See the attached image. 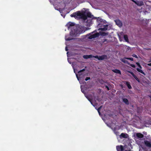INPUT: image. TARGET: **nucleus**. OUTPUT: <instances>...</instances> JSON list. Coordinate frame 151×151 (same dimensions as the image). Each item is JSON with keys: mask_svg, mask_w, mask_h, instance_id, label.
Here are the masks:
<instances>
[{"mask_svg": "<svg viewBox=\"0 0 151 151\" xmlns=\"http://www.w3.org/2000/svg\"><path fill=\"white\" fill-rule=\"evenodd\" d=\"M105 87H106V88H107V90H108V91H109V87H108V86H105Z\"/></svg>", "mask_w": 151, "mask_h": 151, "instance_id": "nucleus-32", "label": "nucleus"}, {"mask_svg": "<svg viewBox=\"0 0 151 151\" xmlns=\"http://www.w3.org/2000/svg\"><path fill=\"white\" fill-rule=\"evenodd\" d=\"M124 59H122V62H124V63H125V61H124V60H123Z\"/></svg>", "mask_w": 151, "mask_h": 151, "instance_id": "nucleus-43", "label": "nucleus"}, {"mask_svg": "<svg viewBox=\"0 0 151 151\" xmlns=\"http://www.w3.org/2000/svg\"><path fill=\"white\" fill-rule=\"evenodd\" d=\"M88 100H89V101L91 103V104L93 106H95L94 105H93V103H92V102L91 101V100H90L89 99H88Z\"/></svg>", "mask_w": 151, "mask_h": 151, "instance_id": "nucleus-33", "label": "nucleus"}, {"mask_svg": "<svg viewBox=\"0 0 151 151\" xmlns=\"http://www.w3.org/2000/svg\"><path fill=\"white\" fill-rule=\"evenodd\" d=\"M112 71L115 73H118L119 74H121V71L118 69H115L113 70Z\"/></svg>", "mask_w": 151, "mask_h": 151, "instance_id": "nucleus-15", "label": "nucleus"}, {"mask_svg": "<svg viewBox=\"0 0 151 151\" xmlns=\"http://www.w3.org/2000/svg\"><path fill=\"white\" fill-rule=\"evenodd\" d=\"M81 91H82V92L83 93H84V91H82V90H81Z\"/></svg>", "mask_w": 151, "mask_h": 151, "instance_id": "nucleus-47", "label": "nucleus"}, {"mask_svg": "<svg viewBox=\"0 0 151 151\" xmlns=\"http://www.w3.org/2000/svg\"><path fill=\"white\" fill-rule=\"evenodd\" d=\"M94 19H95L87 18L86 19V24L87 26H90L93 24V20Z\"/></svg>", "mask_w": 151, "mask_h": 151, "instance_id": "nucleus-5", "label": "nucleus"}, {"mask_svg": "<svg viewBox=\"0 0 151 151\" xmlns=\"http://www.w3.org/2000/svg\"><path fill=\"white\" fill-rule=\"evenodd\" d=\"M73 38L68 37V35H66L65 36V40L66 41H69L73 40Z\"/></svg>", "mask_w": 151, "mask_h": 151, "instance_id": "nucleus-19", "label": "nucleus"}, {"mask_svg": "<svg viewBox=\"0 0 151 151\" xmlns=\"http://www.w3.org/2000/svg\"><path fill=\"white\" fill-rule=\"evenodd\" d=\"M107 40L106 39H105L104 40L102 41L103 43H104L106 42H107Z\"/></svg>", "mask_w": 151, "mask_h": 151, "instance_id": "nucleus-30", "label": "nucleus"}, {"mask_svg": "<svg viewBox=\"0 0 151 151\" xmlns=\"http://www.w3.org/2000/svg\"><path fill=\"white\" fill-rule=\"evenodd\" d=\"M93 57L99 60H103L105 59H106L107 58V56L105 55H103L100 56L97 55L93 56Z\"/></svg>", "mask_w": 151, "mask_h": 151, "instance_id": "nucleus-6", "label": "nucleus"}, {"mask_svg": "<svg viewBox=\"0 0 151 151\" xmlns=\"http://www.w3.org/2000/svg\"><path fill=\"white\" fill-rule=\"evenodd\" d=\"M83 72V71H82V70H79V71H78V73H81V72Z\"/></svg>", "mask_w": 151, "mask_h": 151, "instance_id": "nucleus-35", "label": "nucleus"}, {"mask_svg": "<svg viewBox=\"0 0 151 151\" xmlns=\"http://www.w3.org/2000/svg\"><path fill=\"white\" fill-rule=\"evenodd\" d=\"M116 149L117 151H131V149H128L127 146L124 147L122 145L117 146H116Z\"/></svg>", "mask_w": 151, "mask_h": 151, "instance_id": "nucleus-3", "label": "nucleus"}, {"mask_svg": "<svg viewBox=\"0 0 151 151\" xmlns=\"http://www.w3.org/2000/svg\"><path fill=\"white\" fill-rule=\"evenodd\" d=\"M136 64L138 66L140 69H142V67L139 63L138 62H137L136 63Z\"/></svg>", "mask_w": 151, "mask_h": 151, "instance_id": "nucleus-23", "label": "nucleus"}, {"mask_svg": "<svg viewBox=\"0 0 151 151\" xmlns=\"http://www.w3.org/2000/svg\"><path fill=\"white\" fill-rule=\"evenodd\" d=\"M96 109L97 110L98 113H99V114H100V110L101 109H100V108H99L98 109H97L96 108Z\"/></svg>", "mask_w": 151, "mask_h": 151, "instance_id": "nucleus-27", "label": "nucleus"}, {"mask_svg": "<svg viewBox=\"0 0 151 151\" xmlns=\"http://www.w3.org/2000/svg\"><path fill=\"white\" fill-rule=\"evenodd\" d=\"M131 66L133 68H135V66L134 64H131Z\"/></svg>", "mask_w": 151, "mask_h": 151, "instance_id": "nucleus-29", "label": "nucleus"}, {"mask_svg": "<svg viewBox=\"0 0 151 151\" xmlns=\"http://www.w3.org/2000/svg\"><path fill=\"white\" fill-rule=\"evenodd\" d=\"M147 65L150 66H151V63L147 64Z\"/></svg>", "mask_w": 151, "mask_h": 151, "instance_id": "nucleus-39", "label": "nucleus"}, {"mask_svg": "<svg viewBox=\"0 0 151 151\" xmlns=\"http://www.w3.org/2000/svg\"><path fill=\"white\" fill-rule=\"evenodd\" d=\"M129 72L130 73L132 76H133L135 75L134 73L132 72L129 71Z\"/></svg>", "mask_w": 151, "mask_h": 151, "instance_id": "nucleus-28", "label": "nucleus"}, {"mask_svg": "<svg viewBox=\"0 0 151 151\" xmlns=\"http://www.w3.org/2000/svg\"><path fill=\"white\" fill-rule=\"evenodd\" d=\"M125 58L128 60H130L131 61L133 60V58Z\"/></svg>", "mask_w": 151, "mask_h": 151, "instance_id": "nucleus-24", "label": "nucleus"}, {"mask_svg": "<svg viewBox=\"0 0 151 151\" xmlns=\"http://www.w3.org/2000/svg\"><path fill=\"white\" fill-rule=\"evenodd\" d=\"M97 26L99 30L105 31L108 29L109 25L106 24V20L102 19L101 17H98L96 19Z\"/></svg>", "mask_w": 151, "mask_h": 151, "instance_id": "nucleus-2", "label": "nucleus"}, {"mask_svg": "<svg viewBox=\"0 0 151 151\" xmlns=\"http://www.w3.org/2000/svg\"><path fill=\"white\" fill-rule=\"evenodd\" d=\"M124 39L125 41L127 42H128V36L127 35H124Z\"/></svg>", "mask_w": 151, "mask_h": 151, "instance_id": "nucleus-22", "label": "nucleus"}, {"mask_svg": "<svg viewBox=\"0 0 151 151\" xmlns=\"http://www.w3.org/2000/svg\"><path fill=\"white\" fill-rule=\"evenodd\" d=\"M135 4L137 5L142 6L144 5V3L142 1H137L135 2Z\"/></svg>", "mask_w": 151, "mask_h": 151, "instance_id": "nucleus-11", "label": "nucleus"}, {"mask_svg": "<svg viewBox=\"0 0 151 151\" xmlns=\"http://www.w3.org/2000/svg\"><path fill=\"white\" fill-rule=\"evenodd\" d=\"M144 143L147 147L150 148L151 147V143L149 141L147 140L145 141Z\"/></svg>", "mask_w": 151, "mask_h": 151, "instance_id": "nucleus-10", "label": "nucleus"}, {"mask_svg": "<svg viewBox=\"0 0 151 151\" xmlns=\"http://www.w3.org/2000/svg\"><path fill=\"white\" fill-rule=\"evenodd\" d=\"M83 72V71H82V70H79V71H78V73H81V72Z\"/></svg>", "mask_w": 151, "mask_h": 151, "instance_id": "nucleus-36", "label": "nucleus"}, {"mask_svg": "<svg viewBox=\"0 0 151 151\" xmlns=\"http://www.w3.org/2000/svg\"><path fill=\"white\" fill-rule=\"evenodd\" d=\"M86 10L78 11L71 14L70 17H74L76 19V18H81L84 20H86L87 18L95 19H96L97 17H94L90 12H87Z\"/></svg>", "mask_w": 151, "mask_h": 151, "instance_id": "nucleus-1", "label": "nucleus"}, {"mask_svg": "<svg viewBox=\"0 0 151 151\" xmlns=\"http://www.w3.org/2000/svg\"><path fill=\"white\" fill-rule=\"evenodd\" d=\"M136 69L138 72L143 74L145 76L146 75V74L142 70H141L140 69L138 68H136Z\"/></svg>", "mask_w": 151, "mask_h": 151, "instance_id": "nucleus-17", "label": "nucleus"}, {"mask_svg": "<svg viewBox=\"0 0 151 151\" xmlns=\"http://www.w3.org/2000/svg\"><path fill=\"white\" fill-rule=\"evenodd\" d=\"M70 35L71 36H75L76 35V34L75 32L73 31H71L70 32Z\"/></svg>", "mask_w": 151, "mask_h": 151, "instance_id": "nucleus-21", "label": "nucleus"}, {"mask_svg": "<svg viewBox=\"0 0 151 151\" xmlns=\"http://www.w3.org/2000/svg\"><path fill=\"white\" fill-rule=\"evenodd\" d=\"M116 24V25L119 27H121L122 25V22L119 19H116L115 20Z\"/></svg>", "mask_w": 151, "mask_h": 151, "instance_id": "nucleus-9", "label": "nucleus"}, {"mask_svg": "<svg viewBox=\"0 0 151 151\" xmlns=\"http://www.w3.org/2000/svg\"><path fill=\"white\" fill-rule=\"evenodd\" d=\"M126 84L128 88H129V89H131L132 88V87L130 84V83H129L127 81L126 82Z\"/></svg>", "mask_w": 151, "mask_h": 151, "instance_id": "nucleus-20", "label": "nucleus"}, {"mask_svg": "<svg viewBox=\"0 0 151 151\" xmlns=\"http://www.w3.org/2000/svg\"><path fill=\"white\" fill-rule=\"evenodd\" d=\"M74 72H75V70L74 69Z\"/></svg>", "mask_w": 151, "mask_h": 151, "instance_id": "nucleus-50", "label": "nucleus"}, {"mask_svg": "<svg viewBox=\"0 0 151 151\" xmlns=\"http://www.w3.org/2000/svg\"><path fill=\"white\" fill-rule=\"evenodd\" d=\"M102 108V106H101L99 108H100V109H101Z\"/></svg>", "mask_w": 151, "mask_h": 151, "instance_id": "nucleus-42", "label": "nucleus"}, {"mask_svg": "<svg viewBox=\"0 0 151 151\" xmlns=\"http://www.w3.org/2000/svg\"><path fill=\"white\" fill-rule=\"evenodd\" d=\"M93 56L91 55H84L83 56V58L85 59H88L92 58V57H93Z\"/></svg>", "mask_w": 151, "mask_h": 151, "instance_id": "nucleus-14", "label": "nucleus"}, {"mask_svg": "<svg viewBox=\"0 0 151 151\" xmlns=\"http://www.w3.org/2000/svg\"><path fill=\"white\" fill-rule=\"evenodd\" d=\"M76 77L77 78L78 80H79V77L78 76V75L77 74H76Z\"/></svg>", "mask_w": 151, "mask_h": 151, "instance_id": "nucleus-34", "label": "nucleus"}, {"mask_svg": "<svg viewBox=\"0 0 151 151\" xmlns=\"http://www.w3.org/2000/svg\"><path fill=\"white\" fill-rule=\"evenodd\" d=\"M123 102L124 103L128 105L129 104V102L128 100L126 98H124L123 99Z\"/></svg>", "mask_w": 151, "mask_h": 151, "instance_id": "nucleus-18", "label": "nucleus"}, {"mask_svg": "<svg viewBox=\"0 0 151 151\" xmlns=\"http://www.w3.org/2000/svg\"><path fill=\"white\" fill-rule=\"evenodd\" d=\"M65 50L66 51H67L68 50V48L66 47H65Z\"/></svg>", "mask_w": 151, "mask_h": 151, "instance_id": "nucleus-38", "label": "nucleus"}, {"mask_svg": "<svg viewBox=\"0 0 151 151\" xmlns=\"http://www.w3.org/2000/svg\"><path fill=\"white\" fill-rule=\"evenodd\" d=\"M93 32H94V31H93V32H92V33H93Z\"/></svg>", "mask_w": 151, "mask_h": 151, "instance_id": "nucleus-49", "label": "nucleus"}, {"mask_svg": "<svg viewBox=\"0 0 151 151\" xmlns=\"http://www.w3.org/2000/svg\"><path fill=\"white\" fill-rule=\"evenodd\" d=\"M82 71L83 72L85 70V68H84V69H82Z\"/></svg>", "mask_w": 151, "mask_h": 151, "instance_id": "nucleus-41", "label": "nucleus"}, {"mask_svg": "<svg viewBox=\"0 0 151 151\" xmlns=\"http://www.w3.org/2000/svg\"><path fill=\"white\" fill-rule=\"evenodd\" d=\"M90 34H87V35L88 36V38L89 39H92L96 38L98 37L99 36V32H96L95 33L90 35Z\"/></svg>", "mask_w": 151, "mask_h": 151, "instance_id": "nucleus-4", "label": "nucleus"}, {"mask_svg": "<svg viewBox=\"0 0 151 151\" xmlns=\"http://www.w3.org/2000/svg\"><path fill=\"white\" fill-rule=\"evenodd\" d=\"M133 77H134V78L135 79H136V78H137V76L136 75H134V76H133Z\"/></svg>", "mask_w": 151, "mask_h": 151, "instance_id": "nucleus-37", "label": "nucleus"}, {"mask_svg": "<svg viewBox=\"0 0 151 151\" xmlns=\"http://www.w3.org/2000/svg\"><path fill=\"white\" fill-rule=\"evenodd\" d=\"M82 74L81 73L80 74V76L81 75H82Z\"/></svg>", "mask_w": 151, "mask_h": 151, "instance_id": "nucleus-48", "label": "nucleus"}, {"mask_svg": "<svg viewBox=\"0 0 151 151\" xmlns=\"http://www.w3.org/2000/svg\"><path fill=\"white\" fill-rule=\"evenodd\" d=\"M100 34L101 36L104 37L108 35V33L105 32H100Z\"/></svg>", "mask_w": 151, "mask_h": 151, "instance_id": "nucleus-16", "label": "nucleus"}, {"mask_svg": "<svg viewBox=\"0 0 151 151\" xmlns=\"http://www.w3.org/2000/svg\"><path fill=\"white\" fill-rule=\"evenodd\" d=\"M151 62V59H150V61H149V62Z\"/></svg>", "mask_w": 151, "mask_h": 151, "instance_id": "nucleus-46", "label": "nucleus"}, {"mask_svg": "<svg viewBox=\"0 0 151 151\" xmlns=\"http://www.w3.org/2000/svg\"><path fill=\"white\" fill-rule=\"evenodd\" d=\"M132 1L134 2L135 4V2H136L137 1H135L134 0H131Z\"/></svg>", "mask_w": 151, "mask_h": 151, "instance_id": "nucleus-40", "label": "nucleus"}, {"mask_svg": "<svg viewBox=\"0 0 151 151\" xmlns=\"http://www.w3.org/2000/svg\"><path fill=\"white\" fill-rule=\"evenodd\" d=\"M116 133H117V134H118L119 133V132H117Z\"/></svg>", "mask_w": 151, "mask_h": 151, "instance_id": "nucleus-45", "label": "nucleus"}, {"mask_svg": "<svg viewBox=\"0 0 151 151\" xmlns=\"http://www.w3.org/2000/svg\"><path fill=\"white\" fill-rule=\"evenodd\" d=\"M90 77H87L85 78V80L86 81H87L88 80H90Z\"/></svg>", "mask_w": 151, "mask_h": 151, "instance_id": "nucleus-26", "label": "nucleus"}, {"mask_svg": "<svg viewBox=\"0 0 151 151\" xmlns=\"http://www.w3.org/2000/svg\"><path fill=\"white\" fill-rule=\"evenodd\" d=\"M116 133H117V134H118L119 133V132H117Z\"/></svg>", "mask_w": 151, "mask_h": 151, "instance_id": "nucleus-44", "label": "nucleus"}, {"mask_svg": "<svg viewBox=\"0 0 151 151\" xmlns=\"http://www.w3.org/2000/svg\"><path fill=\"white\" fill-rule=\"evenodd\" d=\"M138 82H140V81H139V79H138V78L137 77V78H136V79H135Z\"/></svg>", "mask_w": 151, "mask_h": 151, "instance_id": "nucleus-31", "label": "nucleus"}, {"mask_svg": "<svg viewBox=\"0 0 151 151\" xmlns=\"http://www.w3.org/2000/svg\"><path fill=\"white\" fill-rule=\"evenodd\" d=\"M132 56L133 57H134V58H138V57H137V55H136L135 54H133L132 55Z\"/></svg>", "mask_w": 151, "mask_h": 151, "instance_id": "nucleus-25", "label": "nucleus"}, {"mask_svg": "<svg viewBox=\"0 0 151 151\" xmlns=\"http://www.w3.org/2000/svg\"><path fill=\"white\" fill-rule=\"evenodd\" d=\"M61 14V15L64 18H65V15L68 14L69 12H67L66 10H58Z\"/></svg>", "mask_w": 151, "mask_h": 151, "instance_id": "nucleus-7", "label": "nucleus"}, {"mask_svg": "<svg viewBox=\"0 0 151 151\" xmlns=\"http://www.w3.org/2000/svg\"><path fill=\"white\" fill-rule=\"evenodd\" d=\"M128 137V134H127L124 133H122L119 135V137L121 139H122V138H127Z\"/></svg>", "mask_w": 151, "mask_h": 151, "instance_id": "nucleus-8", "label": "nucleus"}, {"mask_svg": "<svg viewBox=\"0 0 151 151\" xmlns=\"http://www.w3.org/2000/svg\"><path fill=\"white\" fill-rule=\"evenodd\" d=\"M136 136L138 138H141L143 137L144 135L143 134L139 133L136 134Z\"/></svg>", "mask_w": 151, "mask_h": 151, "instance_id": "nucleus-13", "label": "nucleus"}, {"mask_svg": "<svg viewBox=\"0 0 151 151\" xmlns=\"http://www.w3.org/2000/svg\"><path fill=\"white\" fill-rule=\"evenodd\" d=\"M75 25V24L73 22H69L68 23L66 24L68 28H69L70 27L73 26Z\"/></svg>", "mask_w": 151, "mask_h": 151, "instance_id": "nucleus-12", "label": "nucleus"}]
</instances>
